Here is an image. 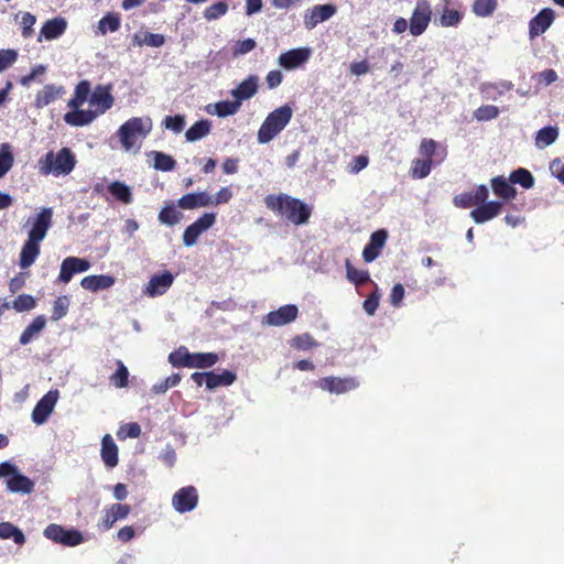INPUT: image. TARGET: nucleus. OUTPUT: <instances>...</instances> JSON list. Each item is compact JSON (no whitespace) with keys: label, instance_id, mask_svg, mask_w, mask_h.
I'll return each mask as SVG.
<instances>
[{"label":"nucleus","instance_id":"obj_1","mask_svg":"<svg viewBox=\"0 0 564 564\" xmlns=\"http://www.w3.org/2000/svg\"><path fill=\"white\" fill-rule=\"evenodd\" d=\"M264 205L268 209L285 217L295 226L307 224L313 213V206L288 194L267 195Z\"/></svg>","mask_w":564,"mask_h":564},{"label":"nucleus","instance_id":"obj_2","mask_svg":"<svg viewBox=\"0 0 564 564\" xmlns=\"http://www.w3.org/2000/svg\"><path fill=\"white\" fill-rule=\"evenodd\" d=\"M77 163L74 152L69 148H62L59 151H48L39 161L41 174L54 176L68 175Z\"/></svg>","mask_w":564,"mask_h":564},{"label":"nucleus","instance_id":"obj_3","mask_svg":"<svg viewBox=\"0 0 564 564\" xmlns=\"http://www.w3.org/2000/svg\"><path fill=\"white\" fill-rule=\"evenodd\" d=\"M293 110L289 105H283L271 111L258 130L259 143H268L273 140L291 121Z\"/></svg>","mask_w":564,"mask_h":564},{"label":"nucleus","instance_id":"obj_4","mask_svg":"<svg viewBox=\"0 0 564 564\" xmlns=\"http://www.w3.org/2000/svg\"><path fill=\"white\" fill-rule=\"evenodd\" d=\"M152 129L150 118L133 117L120 126L118 137L126 150H130L135 144L138 138H145Z\"/></svg>","mask_w":564,"mask_h":564},{"label":"nucleus","instance_id":"obj_5","mask_svg":"<svg viewBox=\"0 0 564 564\" xmlns=\"http://www.w3.org/2000/svg\"><path fill=\"white\" fill-rule=\"evenodd\" d=\"M432 14V4L429 0H416L410 18V33L413 36L423 34L431 22Z\"/></svg>","mask_w":564,"mask_h":564},{"label":"nucleus","instance_id":"obj_6","mask_svg":"<svg viewBox=\"0 0 564 564\" xmlns=\"http://www.w3.org/2000/svg\"><path fill=\"white\" fill-rule=\"evenodd\" d=\"M43 534L46 539L66 546H76L84 541L83 534L78 530H68L56 523L48 524Z\"/></svg>","mask_w":564,"mask_h":564},{"label":"nucleus","instance_id":"obj_7","mask_svg":"<svg viewBox=\"0 0 564 564\" xmlns=\"http://www.w3.org/2000/svg\"><path fill=\"white\" fill-rule=\"evenodd\" d=\"M216 223V214L205 213L192 225H189L183 234V245L185 247H192L197 242L198 237Z\"/></svg>","mask_w":564,"mask_h":564},{"label":"nucleus","instance_id":"obj_8","mask_svg":"<svg viewBox=\"0 0 564 564\" xmlns=\"http://www.w3.org/2000/svg\"><path fill=\"white\" fill-rule=\"evenodd\" d=\"M197 503L198 492L194 486L182 487L172 497V506L180 513L191 512Z\"/></svg>","mask_w":564,"mask_h":564},{"label":"nucleus","instance_id":"obj_9","mask_svg":"<svg viewBox=\"0 0 564 564\" xmlns=\"http://www.w3.org/2000/svg\"><path fill=\"white\" fill-rule=\"evenodd\" d=\"M58 397V390H50L39 400L32 411V421L35 424L41 425L47 421L48 416L54 411Z\"/></svg>","mask_w":564,"mask_h":564},{"label":"nucleus","instance_id":"obj_10","mask_svg":"<svg viewBox=\"0 0 564 564\" xmlns=\"http://www.w3.org/2000/svg\"><path fill=\"white\" fill-rule=\"evenodd\" d=\"M317 386L330 393L341 394L351 391L358 387V381L355 378H338L334 376L324 377L318 380Z\"/></svg>","mask_w":564,"mask_h":564},{"label":"nucleus","instance_id":"obj_11","mask_svg":"<svg viewBox=\"0 0 564 564\" xmlns=\"http://www.w3.org/2000/svg\"><path fill=\"white\" fill-rule=\"evenodd\" d=\"M52 218L53 209L50 207L42 208L32 223L28 238L41 242L52 226Z\"/></svg>","mask_w":564,"mask_h":564},{"label":"nucleus","instance_id":"obj_12","mask_svg":"<svg viewBox=\"0 0 564 564\" xmlns=\"http://www.w3.org/2000/svg\"><path fill=\"white\" fill-rule=\"evenodd\" d=\"M489 197V191L486 185H478L473 192H464L455 195L453 203L458 208H470L480 203H485Z\"/></svg>","mask_w":564,"mask_h":564},{"label":"nucleus","instance_id":"obj_13","mask_svg":"<svg viewBox=\"0 0 564 564\" xmlns=\"http://www.w3.org/2000/svg\"><path fill=\"white\" fill-rule=\"evenodd\" d=\"M90 268V262L83 258L67 257L61 264L58 281L68 283L76 273L86 272Z\"/></svg>","mask_w":564,"mask_h":564},{"label":"nucleus","instance_id":"obj_14","mask_svg":"<svg viewBox=\"0 0 564 564\" xmlns=\"http://www.w3.org/2000/svg\"><path fill=\"white\" fill-rule=\"evenodd\" d=\"M502 207V202L486 200L477 205L476 208L470 212L469 216L476 224H484L500 215Z\"/></svg>","mask_w":564,"mask_h":564},{"label":"nucleus","instance_id":"obj_15","mask_svg":"<svg viewBox=\"0 0 564 564\" xmlns=\"http://www.w3.org/2000/svg\"><path fill=\"white\" fill-rule=\"evenodd\" d=\"M112 85H98L95 90L93 91L89 102L94 106H96V112L99 115L105 113L107 110H109L115 102V98L111 94Z\"/></svg>","mask_w":564,"mask_h":564},{"label":"nucleus","instance_id":"obj_16","mask_svg":"<svg viewBox=\"0 0 564 564\" xmlns=\"http://www.w3.org/2000/svg\"><path fill=\"white\" fill-rule=\"evenodd\" d=\"M387 238L388 232L384 229H379L371 234L369 242L362 250V258L366 262H372L379 257L386 245Z\"/></svg>","mask_w":564,"mask_h":564},{"label":"nucleus","instance_id":"obj_17","mask_svg":"<svg viewBox=\"0 0 564 564\" xmlns=\"http://www.w3.org/2000/svg\"><path fill=\"white\" fill-rule=\"evenodd\" d=\"M173 281L174 276L169 271L155 274L148 282L144 293L151 297L163 295L171 288Z\"/></svg>","mask_w":564,"mask_h":564},{"label":"nucleus","instance_id":"obj_18","mask_svg":"<svg viewBox=\"0 0 564 564\" xmlns=\"http://www.w3.org/2000/svg\"><path fill=\"white\" fill-rule=\"evenodd\" d=\"M299 310L293 304H288L279 307L276 311L270 312L265 316V323L271 326L286 325L297 317Z\"/></svg>","mask_w":564,"mask_h":564},{"label":"nucleus","instance_id":"obj_19","mask_svg":"<svg viewBox=\"0 0 564 564\" xmlns=\"http://www.w3.org/2000/svg\"><path fill=\"white\" fill-rule=\"evenodd\" d=\"M555 18L554 11L550 8L541 10L529 23L530 37H536L543 34L553 23Z\"/></svg>","mask_w":564,"mask_h":564},{"label":"nucleus","instance_id":"obj_20","mask_svg":"<svg viewBox=\"0 0 564 564\" xmlns=\"http://www.w3.org/2000/svg\"><path fill=\"white\" fill-rule=\"evenodd\" d=\"M65 94L64 86H56L53 84L45 85L35 95L34 106L37 109H42L50 104L58 100Z\"/></svg>","mask_w":564,"mask_h":564},{"label":"nucleus","instance_id":"obj_21","mask_svg":"<svg viewBox=\"0 0 564 564\" xmlns=\"http://www.w3.org/2000/svg\"><path fill=\"white\" fill-rule=\"evenodd\" d=\"M310 55L308 48H293L279 56V64L285 69H294L305 63Z\"/></svg>","mask_w":564,"mask_h":564},{"label":"nucleus","instance_id":"obj_22","mask_svg":"<svg viewBox=\"0 0 564 564\" xmlns=\"http://www.w3.org/2000/svg\"><path fill=\"white\" fill-rule=\"evenodd\" d=\"M66 29L67 21L62 17L47 20L41 28L39 41H41L42 37L47 41L55 40L63 35Z\"/></svg>","mask_w":564,"mask_h":564},{"label":"nucleus","instance_id":"obj_23","mask_svg":"<svg viewBox=\"0 0 564 564\" xmlns=\"http://www.w3.org/2000/svg\"><path fill=\"white\" fill-rule=\"evenodd\" d=\"M213 205V198L206 192L188 193L177 200L182 209H195Z\"/></svg>","mask_w":564,"mask_h":564},{"label":"nucleus","instance_id":"obj_24","mask_svg":"<svg viewBox=\"0 0 564 564\" xmlns=\"http://www.w3.org/2000/svg\"><path fill=\"white\" fill-rule=\"evenodd\" d=\"M334 4H317L311 10L310 17L305 18V25L308 29L315 28L318 23L330 19L336 13Z\"/></svg>","mask_w":564,"mask_h":564},{"label":"nucleus","instance_id":"obj_25","mask_svg":"<svg viewBox=\"0 0 564 564\" xmlns=\"http://www.w3.org/2000/svg\"><path fill=\"white\" fill-rule=\"evenodd\" d=\"M258 83V76L249 75L235 89L231 90V96L241 104L242 100L250 99L257 94Z\"/></svg>","mask_w":564,"mask_h":564},{"label":"nucleus","instance_id":"obj_26","mask_svg":"<svg viewBox=\"0 0 564 564\" xmlns=\"http://www.w3.org/2000/svg\"><path fill=\"white\" fill-rule=\"evenodd\" d=\"M115 282L116 280L112 275H87L82 279L80 285L83 289L87 291L98 292L111 288L115 284Z\"/></svg>","mask_w":564,"mask_h":564},{"label":"nucleus","instance_id":"obj_27","mask_svg":"<svg viewBox=\"0 0 564 564\" xmlns=\"http://www.w3.org/2000/svg\"><path fill=\"white\" fill-rule=\"evenodd\" d=\"M447 151L445 148H442V156L435 161H429L425 159H415L412 161L410 174L413 178H425L432 170L434 164H440L444 161Z\"/></svg>","mask_w":564,"mask_h":564},{"label":"nucleus","instance_id":"obj_28","mask_svg":"<svg viewBox=\"0 0 564 564\" xmlns=\"http://www.w3.org/2000/svg\"><path fill=\"white\" fill-rule=\"evenodd\" d=\"M98 117L94 110L73 109L64 115V121L72 127H84L90 124Z\"/></svg>","mask_w":564,"mask_h":564},{"label":"nucleus","instance_id":"obj_29","mask_svg":"<svg viewBox=\"0 0 564 564\" xmlns=\"http://www.w3.org/2000/svg\"><path fill=\"white\" fill-rule=\"evenodd\" d=\"M101 459L108 468L118 465V446L110 434H106L101 440Z\"/></svg>","mask_w":564,"mask_h":564},{"label":"nucleus","instance_id":"obj_30","mask_svg":"<svg viewBox=\"0 0 564 564\" xmlns=\"http://www.w3.org/2000/svg\"><path fill=\"white\" fill-rule=\"evenodd\" d=\"M7 488L11 492L31 494L34 490V482L18 470L7 479Z\"/></svg>","mask_w":564,"mask_h":564},{"label":"nucleus","instance_id":"obj_31","mask_svg":"<svg viewBox=\"0 0 564 564\" xmlns=\"http://www.w3.org/2000/svg\"><path fill=\"white\" fill-rule=\"evenodd\" d=\"M45 325L46 317L44 315H37L22 332L19 338V343L22 346L30 344L45 328Z\"/></svg>","mask_w":564,"mask_h":564},{"label":"nucleus","instance_id":"obj_32","mask_svg":"<svg viewBox=\"0 0 564 564\" xmlns=\"http://www.w3.org/2000/svg\"><path fill=\"white\" fill-rule=\"evenodd\" d=\"M132 44L138 47H161L165 44V36L160 33H151L148 31L135 32L132 36Z\"/></svg>","mask_w":564,"mask_h":564},{"label":"nucleus","instance_id":"obj_33","mask_svg":"<svg viewBox=\"0 0 564 564\" xmlns=\"http://www.w3.org/2000/svg\"><path fill=\"white\" fill-rule=\"evenodd\" d=\"M40 254V242L28 238L21 252L19 264L22 269L31 267Z\"/></svg>","mask_w":564,"mask_h":564},{"label":"nucleus","instance_id":"obj_34","mask_svg":"<svg viewBox=\"0 0 564 564\" xmlns=\"http://www.w3.org/2000/svg\"><path fill=\"white\" fill-rule=\"evenodd\" d=\"M492 192L496 196L509 200L517 196V189L503 176H496L490 180Z\"/></svg>","mask_w":564,"mask_h":564},{"label":"nucleus","instance_id":"obj_35","mask_svg":"<svg viewBox=\"0 0 564 564\" xmlns=\"http://www.w3.org/2000/svg\"><path fill=\"white\" fill-rule=\"evenodd\" d=\"M237 379V375L231 370H224L221 373L208 372L207 389L214 390L218 387H227L232 384Z\"/></svg>","mask_w":564,"mask_h":564},{"label":"nucleus","instance_id":"obj_36","mask_svg":"<svg viewBox=\"0 0 564 564\" xmlns=\"http://www.w3.org/2000/svg\"><path fill=\"white\" fill-rule=\"evenodd\" d=\"M183 218V214L176 208L173 202H169L159 213L158 219L166 226H174Z\"/></svg>","mask_w":564,"mask_h":564},{"label":"nucleus","instance_id":"obj_37","mask_svg":"<svg viewBox=\"0 0 564 564\" xmlns=\"http://www.w3.org/2000/svg\"><path fill=\"white\" fill-rule=\"evenodd\" d=\"M218 360L219 357L216 352H191L189 368H210Z\"/></svg>","mask_w":564,"mask_h":564},{"label":"nucleus","instance_id":"obj_38","mask_svg":"<svg viewBox=\"0 0 564 564\" xmlns=\"http://www.w3.org/2000/svg\"><path fill=\"white\" fill-rule=\"evenodd\" d=\"M0 539L2 540H13V542L18 545H23L25 543V535L17 525L11 522H1L0 523Z\"/></svg>","mask_w":564,"mask_h":564},{"label":"nucleus","instance_id":"obj_39","mask_svg":"<svg viewBox=\"0 0 564 564\" xmlns=\"http://www.w3.org/2000/svg\"><path fill=\"white\" fill-rule=\"evenodd\" d=\"M121 25V18L119 13L108 12L98 22V31L105 35L108 32H117Z\"/></svg>","mask_w":564,"mask_h":564},{"label":"nucleus","instance_id":"obj_40","mask_svg":"<svg viewBox=\"0 0 564 564\" xmlns=\"http://www.w3.org/2000/svg\"><path fill=\"white\" fill-rule=\"evenodd\" d=\"M90 94V83L88 80H82L76 85L75 94L72 99H69L67 106L72 109H77L87 101L88 96Z\"/></svg>","mask_w":564,"mask_h":564},{"label":"nucleus","instance_id":"obj_41","mask_svg":"<svg viewBox=\"0 0 564 564\" xmlns=\"http://www.w3.org/2000/svg\"><path fill=\"white\" fill-rule=\"evenodd\" d=\"M440 144L430 138H424L420 142L419 152L423 159L435 161L442 156V150L438 151Z\"/></svg>","mask_w":564,"mask_h":564},{"label":"nucleus","instance_id":"obj_42","mask_svg":"<svg viewBox=\"0 0 564 564\" xmlns=\"http://www.w3.org/2000/svg\"><path fill=\"white\" fill-rule=\"evenodd\" d=\"M212 124L207 119L196 121L186 132L185 138L189 142H195L206 137L210 132Z\"/></svg>","mask_w":564,"mask_h":564},{"label":"nucleus","instance_id":"obj_43","mask_svg":"<svg viewBox=\"0 0 564 564\" xmlns=\"http://www.w3.org/2000/svg\"><path fill=\"white\" fill-rule=\"evenodd\" d=\"M109 193L122 204H130L132 202V193L128 185L122 182L115 181L108 185Z\"/></svg>","mask_w":564,"mask_h":564},{"label":"nucleus","instance_id":"obj_44","mask_svg":"<svg viewBox=\"0 0 564 564\" xmlns=\"http://www.w3.org/2000/svg\"><path fill=\"white\" fill-rule=\"evenodd\" d=\"M345 268L347 279L356 286L364 285L370 281L369 272L356 269L348 259L345 261Z\"/></svg>","mask_w":564,"mask_h":564},{"label":"nucleus","instance_id":"obj_45","mask_svg":"<svg viewBox=\"0 0 564 564\" xmlns=\"http://www.w3.org/2000/svg\"><path fill=\"white\" fill-rule=\"evenodd\" d=\"M509 182L511 184H519L525 189L532 188L534 186V177L532 173L523 167H519L511 172Z\"/></svg>","mask_w":564,"mask_h":564},{"label":"nucleus","instance_id":"obj_46","mask_svg":"<svg viewBox=\"0 0 564 564\" xmlns=\"http://www.w3.org/2000/svg\"><path fill=\"white\" fill-rule=\"evenodd\" d=\"M558 137V129L553 126H547L540 129L535 137V144L538 148H545L556 141Z\"/></svg>","mask_w":564,"mask_h":564},{"label":"nucleus","instance_id":"obj_47","mask_svg":"<svg viewBox=\"0 0 564 564\" xmlns=\"http://www.w3.org/2000/svg\"><path fill=\"white\" fill-rule=\"evenodd\" d=\"M151 155H153L154 158L153 167L155 170L162 172H170L175 169L176 162L171 155L160 151H152Z\"/></svg>","mask_w":564,"mask_h":564},{"label":"nucleus","instance_id":"obj_48","mask_svg":"<svg viewBox=\"0 0 564 564\" xmlns=\"http://www.w3.org/2000/svg\"><path fill=\"white\" fill-rule=\"evenodd\" d=\"M14 158L9 143L0 145V177L4 176L12 167Z\"/></svg>","mask_w":564,"mask_h":564},{"label":"nucleus","instance_id":"obj_49","mask_svg":"<svg viewBox=\"0 0 564 564\" xmlns=\"http://www.w3.org/2000/svg\"><path fill=\"white\" fill-rule=\"evenodd\" d=\"M116 365H117V370L115 373H112L110 376L109 380L116 388H124L128 386V382H129L128 368L124 366V364L121 360H117Z\"/></svg>","mask_w":564,"mask_h":564},{"label":"nucleus","instance_id":"obj_50","mask_svg":"<svg viewBox=\"0 0 564 564\" xmlns=\"http://www.w3.org/2000/svg\"><path fill=\"white\" fill-rule=\"evenodd\" d=\"M498 4V0H475L473 3V12L478 17L491 15Z\"/></svg>","mask_w":564,"mask_h":564},{"label":"nucleus","instance_id":"obj_51","mask_svg":"<svg viewBox=\"0 0 564 564\" xmlns=\"http://www.w3.org/2000/svg\"><path fill=\"white\" fill-rule=\"evenodd\" d=\"M463 13L456 9L444 8L443 13L440 17V23L442 26L449 28L456 26L460 23Z\"/></svg>","mask_w":564,"mask_h":564},{"label":"nucleus","instance_id":"obj_52","mask_svg":"<svg viewBox=\"0 0 564 564\" xmlns=\"http://www.w3.org/2000/svg\"><path fill=\"white\" fill-rule=\"evenodd\" d=\"M189 359H191V352L184 346H182L178 349L174 350L169 356V361L174 367H187V368H189Z\"/></svg>","mask_w":564,"mask_h":564},{"label":"nucleus","instance_id":"obj_53","mask_svg":"<svg viewBox=\"0 0 564 564\" xmlns=\"http://www.w3.org/2000/svg\"><path fill=\"white\" fill-rule=\"evenodd\" d=\"M240 106H241L240 102L237 101L236 99L232 101H229V100L218 101L214 105L215 113L221 118L228 117V116L235 115L239 110Z\"/></svg>","mask_w":564,"mask_h":564},{"label":"nucleus","instance_id":"obj_54","mask_svg":"<svg viewBox=\"0 0 564 564\" xmlns=\"http://www.w3.org/2000/svg\"><path fill=\"white\" fill-rule=\"evenodd\" d=\"M228 11V4L225 1H217L204 10V18L207 21H214L225 15Z\"/></svg>","mask_w":564,"mask_h":564},{"label":"nucleus","instance_id":"obj_55","mask_svg":"<svg viewBox=\"0 0 564 564\" xmlns=\"http://www.w3.org/2000/svg\"><path fill=\"white\" fill-rule=\"evenodd\" d=\"M36 306V300L30 294H20L12 301V308L17 312H29Z\"/></svg>","mask_w":564,"mask_h":564},{"label":"nucleus","instance_id":"obj_56","mask_svg":"<svg viewBox=\"0 0 564 564\" xmlns=\"http://www.w3.org/2000/svg\"><path fill=\"white\" fill-rule=\"evenodd\" d=\"M68 306H69L68 296H66V295L58 296L53 303L51 318L53 321H58V319L63 318L68 312Z\"/></svg>","mask_w":564,"mask_h":564},{"label":"nucleus","instance_id":"obj_57","mask_svg":"<svg viewBox=\"0 0 564 564\" xmlns=\"http://www.w3.org/2000/svg\"><path fill=\"white\" fill-rule=\"evenodd\" d=\"M499 116V108L494 105H484L475 110L474 117L478 121H488L496 119Z\"/></svg>","mask_w":564,"mask_h":564},{"label":"nucleus","instance_id":"obj_58","mask_svg":"<svg viewBox=\"0 0 564 564\" xmlns=\"http://www.w3.org/2000/svg\"><path fill=\"white\" fill-rule=\"evenodd\" d=\"M256 46H257V43L253 39H246L242 41H237L231 47L232 56L238 57V56L248 54L251 51H253L256 48Z\"/></svg>","mask_w":564,"mask_h":564},{"label":"nucleus","instance_id":"obj_59","mask_svg":"<svg viewBox=\"0 0 564 564\" xmlns=\"http://www.w3.org/2000/svg\"><path fill=\"white\" fill-rule=\"evenodd\" d=\"M163 126L174 133H180L185 127V118L182 115L166 116L163 120Z\"/></svg>","mask_w":564,"mask_h":564},{"label":"nucleus","instance_id":"obj_60","mask_svg":"<svg viewBox=\"0 0 564 564\" xmlns=\"http://www.w3.org/2000/svg\"><path fill=\"white\" fill-rule=\"evenodd\" d=\"M35 22H36L35 15H33L30 12L23 13L21 24H22V36L24 39H28L33 34V32H34L33 25L35 24Z\"/></svg>","mask_w":564,"mask_h":564},{"label":"nucleus","instance_id":"obj_61","mask_svg":"<svg viewBox=\"0 0 564 564\" xmlns=\"http://www.w3.org/2000/svg\"><path fill=\"white\" fill-rule=\"evenodd\" d=\"M18 58L14 50H0V72L9 68Z\"/></svg>","mask_w":564,"mask_h":564},{"label":"nucleus","instance_id":"obj_62","mask_svg":"<svg viewBox=\"0 0 564 564\" xmlns=\"http://www.w3.org/2000/svg\"><path fill=\"white\" fill-rule=\"evenodd\" d=\"M108 509L117 521L126 519L131 512V507L126 503H113Z\"/></svg>","mask_w":564,"mask_h":564},{"label":"nucleus","instance_id":"obj_63","mask_svg":"<svg viewBox=\"0 0 564 564\" xmlns=\"http://www.w3.org/2000/svg\"><path fill=\"white\" fill-rule=\"evenodd\" d=\"M141 434V427L138 423H128L120 429L118 432V435L122 438L130 437V438H137Z\"/></svg>","mask_w":564,"mask_h":564},{"label":"nucleus","instance_id":"obj_64","mask_svg":"<svg viewBox=\"0 0 564 564\" xmlns=\"http://www.w3.org/2000/svg\"><path fill=\"white\" fill-rule=\"evenodd\" d=\"M379 294L377 292H372L368 297L364 301L362 307L368 315H373L379 306Z\"/></svg>","mask_w":564,"mask_h":564}]
</instances>
